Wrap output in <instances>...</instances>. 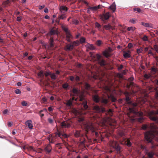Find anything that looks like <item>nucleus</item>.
Listing matches in <instances>:
<instances>
[{"label":"nucleus","instance_id":"obj_16","mask_svg":"<svg viewBox=\"0 0 158 158\" xmlns=\"http://www.w3.org/2000/svg\"><path fill=\"white\" fill-rule=\"evenodd\" d=\"M57 31L53 28H52L50 31V32L48 34V35H52L55 34H57Z\"/></svg>","mask_w":158,"mask_h":158},{"label":"nucleus","instance_id":"obj_59","mask_svg":"<svg viewBox=\"0 0 158 158\" xmlns=\"http://www.w3.org/2000/svg\"><path fill=\"white\" fill-rule=\"evenodd\" d=\"M151 76L150 74H145L144 75V77L146 79L150 78Z\"/></svg>","mask_w":158,"mask_h":158},{"label":"nucleus","instance_id":"obj_56","mask_svg":"<svg viewBox=\"0 0 158 158\" xmlns=\"http://www.w3.org/2000/svg\"><path fill=\"white\" fill-rule=\"evenodd\" d=\"M21 104L23 106H26L27 105V104L25 101H23L21 102Z\"/></svg>","mask_w":158,"mask_h":158},{"label":"nucleus","instance_id":"obj_42","mask_svg":"<svg viewBox=\"0 0 158 158\" xmlns=\"http://www.w3.org/2000/svg\"><path fill=\"white\" fill-rule=\"evenodd\" d=\"M80 43L83 44L85 42V39L84 37H81L80 40Z\"/></svg>","mask_w":158,"mask_h":158},{"label":"nucleus","instance_id":"obj_36","mask_svg":"<svg viewBox=\"0 0 158 158\" xmlns=\"http://www.w3.org/2000/svg\"><path fill=\"white\" fill-rule=\"evenodd\" d=\"M101 102L102 103L106 104L108 102V99L105 98L104 97H103L102 98Z\"/></svg>","mask_w":158,"mask_h":158},{"label":"nucleus","instance_id":"obj_51","mask_svg":"<svg viewBox=\"0 0 158 158\" xmlns=\"http://www.w3.org/2000/svg\"><path fill=\"white\" fill-rule=\"evenodd\" d=\"M62 87L63 88L66 89L69 87V85L67 83H65L63 85Z\"/></svg>","mask_w":158,"mask_h":158},{"label":"nucleus","instance_id":"obj_35","mask_svg":"<svg viewBox=\"0 0 158 158\" xmlns=\"http://www.w3.org/2000/svg\"><path fill=\"white\" fill-rule=\"evenodd\" d=\"M66 35V38H73V36L70 33V32H67L65 33Z\"/></svg>","mask_w":158,"mask_h":158},{"label":"nucleus","instance_id":"obj_12","mask_svg":"<svg viewBox=\"0 0 158 158\" xmlns=\"http://www.w3.org/2000/svg\"><path fill=\"white\" fill-rule=\"evenodd\" d=\"M70 124L67 122L64 121L61 123V126L62 127L69 128L70 127Z\"/></svg>","mask_w":158,"mask_h":158},{"label":"nucleus","instance_id":"obj_40","mask_svg":"<svg viewBox=\"0 0 158 158\" xmlns=\"http://www.w3.org/2000/svg\"><path fill=\"white\" fill-rule=\"evenodd\" d=\"M145 27H152V24L149 23H145Z\"/></svg>","mask_w":158,"mask_h":158},{"label":"nucleus","instance_id":"obj_60","mask_svg":"<svg viewBox=\"0 0 158 158\" xmlns=\"http://www.w3.org/2000/svg\"><path fill=\"white\" fill-rule=\"evenodd\" d=\"M96 57L97 59V61L99 60H100L101 56L99 54H97L96 55Z\"/></svg>","mask_w":158,"mask_h":158},{"label":"nucleus","instance_id":"obj_30","mask_svg":"<svg viewBox=\"0 0 158 158\" xmlns=\"http://www.w3.org/2000/svg\"><path fill=\"white\" fill-rule=\"evenodd\" d=\"M50 76L51 79L53 80H55L57 77V76L54 73H51Z\"/></svg>","mask_w":158,"mask_h":158},{"label":"nucleus","instance_id":"obj_20","mask_svg":"<svg viewBox=\"0 0 158 158\" xmlns=\"http://www.w3.org/2000/svg\"><path fill=\"white\" fill-rule=\"evenodd\" d=\"M85 46L87 48H89L90 50H93L94 49V48L92 44H88Z\"/></svg>","mask_w":158,"mask_h":158},{"label":"nucleus","instance_id":"obj_8","mask_svg":"<svg viewBox=\"0 0 158 158\" xmlns=\"http://www.w3.org/2000/svg\"><path fill=\"white\" fill-rule=\"evenodd\" d=\"M124 94L126 96V102L129 104H131V102L130 101V94L127 92H125Z\"/></svg>","mask_w":158,"mask_h":158},{"label":"nucleus","instance_id":"obj_53","mask_svg":"<svg viewBox=\"0 0 158 158\" xmlns=\"http://www.w3.org/2000/svg\"><path fill=\"white\" fill-rule=\"evenodd\" d=\"M56 139V138H55V137H54V136H52L51 143H53L55 141V140Z\"/></svg>","mask_w":158,"mask_h":158},{"label":"nucleus","instance_id":"obj_41","mask_svg":"<svg viewBox=\"0 0 158 158\" xmlns=\"http://www.w3.org/2000/svg\"><path fill=\"white\" fill-rule=\"evenodd\" d=\"M133 10L135 11H136L138 13H143V12H142L141 11V9L139 8H133Z\"/></svg>","mask_w":158,"mask_h":158},{"label":"nucleus","instance_id":"obj_38","mask_svg":"<svg viewBox=\"0 0 158 158\" xmlns=\"http://www.w3.org/2000/svg\"><path fill=\"white\" fill-rule=\"evenodd\" d=\"M38 75L41 78H43L44 77V74L43 72L42 71H40L38 73Z\"/></svg>","mask_w":158,"mask_h":158},{"label":"nucleus","instance_id":"obj_19","mask_svg":"<svg viewBox=\"0 0 158 158\" xmlns=\"http://www.w3.org/2000/svg\"><path fill=\"white\" fill-rule=\"evenodd\" d=\"M103 54L104 56L106 57V58H108L109 57H110L111 56L110 54V53L109 52H108L107 51L105 50L104 51H103Z\"/></svg>","mask_w":158,"mask_h":158},{"label":"nucleus","instance_id":"obj_25","mask_svg":"<svg viewBox=\"0 0 158 158\" xmlns=\"http://www.w3.org/2000/svg\"><path fill=\"white\" fill-rule=\"evenodd\" d=\"M84 87L85 89L87 90H89L91 89V87L90 85L87 83H85Z\"/></svg>","mask_w":158,"mask_h":158},{"label":"nucleus","instance_id":"obj_34","mask_svg":"<svg viewBox=\"0 0 158 158\" xmlns=\"http://www.w3.org/2000/svg\"><path fill=\"white\" fill-rule=\"evenodd\" d=\"M51 147L50 145H48L45 148V149L48 152H50L51 150Z\"/></svg>","mask_w":158,"mask_h":158},{"label":"nucleus","instance_id":"obj_31","mask_svg":"<svg viewBox=\"0 0 158 158\" xmlns=\"http://www.w3.org/2000/svg\"><path fill=\"white\" fill-rule=\"evenodd\" d=\"M49 44L51 47L53 46L54 40L52 38H51L49 40Z\"/></svg>","mask_w":158,"mask_h":158},{"label":"nucleus","instance_id":"obj_11","mask_svg":"<svg viewBox=\"0 0 158 158\" xmlns=\"http://www.w3.org/2000/svg\"><path fill=\"white\" fill-rule=\"evenodd\" d=\"M94 109L98 112H104L105 111L104 108H100L98 106H95L94 107Z\"/></svg>","mask_w":158,"mask_h":158},{"label":"nucleus","instance_id":"obj_37","mask_svg":"<svg viewBox=\"0 0 158 158\" xmlns=\"http://www.w3.org/2000/svg\"><path fill=\"white\" fill-rule=\"evenodd\" d=\"M147 154L148 156V157L149 158H152L153 157V156L154 155V153L152 152H148Z\"/></svg>","mask_w":158,"mask_h":158},{"label":"nucleus","instance_id":"obj_3","mask_svg":"<svg viewBox=\"0 0 158 158\" xmlns=\"http://www.w3.org/2000/svg\"><path fill=\"white\" fill-rule=\"evenodd\" d=\"M84 128L87 131V133H88L89 131H91L92 133L95 132V129L92 123L90 122L88 123L85 124Z\"/></svg>","mask_w":158,"mask_h":158},{"label":"nucleus","instance_id":"obj_63","mask_svg":"<svg viewBox=\"0 0 158 158\" xmlns=\"http://www.w3.org/2000/svg\"><path fill=\"white\" fill-rule=\"evenodd\" d=\"M102 41L100 40H98L97 42V44L98 46H100L102 44Z\"/></svg>","mask_w":158,"mask_h":158},{"label":"nucleus","instance_id":"obj_13","mask_svg":"<svg viewBox=\"0 0 158 158\" xmlns=\"http://www.w3.org/2000/svg\"><path fill=\"white\" fill-rule=\"evenodd\" d=\"M64 136L65 137H67V136L66 134H63L60 133H55V135H54V137L56 138H57L58 137H61V136Z\"/></svg>","mask_w":158,"mask_h":158},{"label":"nucleus","instance_id":"obj_7","mask_svg":"<svg viewBox=\"0 0 158 158\" xmlns=\"http://www.w3.org/2000/svg\"><path fill=\"white\" fill-rule=\"evenodd\" d=\"M25 124L30 129H33V125L32 121L31 120H27L25 123Z\"/></svg>","mask_w":158,"mask_h":158},{"label":"nucleus","instance_id":"obj_6","mask_svg":"<svg viewBox=\"0 0 158 158\" xmlns=\"http://www.w3.org/2000/svg\"><path fill=\"white\" fill-rule=\"evenodd\" d=\"M129 111L131 113H134L135 115L139 116H141L143 114V113L142 112H139L136 108H129Z\"/></svg>","mask_w":158,"mask_h":158},{"label":"nucleus","instance_id":"obj_46","mask_svg":"<svg viewBox=\"0 0 158 158\" xmlns=\"http://www.w3.org/2000/svg\"><path fill=\"white\" fill-rule=\"evenodd\" d=\"M73 92L75 94H77L78 93V91L77 89L74 88L73 89Z\"/></svg>","mask_w":158,"mask_h":158},{"label":"nucleus","instance_id":"obj_29","mask_svg":"<svg viewBox=\"0 0 158 158\" xmlns=\"http://www.w3.org/2000/svg\"><path fill=\"white\" fill-rule=\"evenodd\" d=\"M103 27L106 30H110V29H112V27H111V25L109 24L105 25L103 26Z\"/></svg>","mask_w":158,"mask_h":158},{"label":"nucleus","instance_id":"obj_44","mask_svg":"<svg viewBox=\"0 0 158 158\" xmlns=\"http://www.w3.org/2000/svg\"><path fill=\"white\" fill-rule=\"evenodd\" d=\"M66 105L68 106H71L72 105V102L70 100L68 101L66 103Z\"/></svg>","mask_w":158,"mask_h":158},{"label":"nucleus","instance_id":"obj_24","mask_svg":"<svg viewBox=\"0 0 158 158\" xmlns=\"http://www.w3.org/2000/svg\"><path fill=\"white\" fill-rule=\"evenodd\" d=\"M58 18L59 20L64 19L66 18V16L65 15V14H61L60 15H59Z\"/></svg>","mask_w":158,"mask_h":158},{"label":"nucleus","instance_id":"obj_61","mask_svg":"<svg viewBox=\"0 0 158 158\" xmlns=\"http://www.w3.org/2000/svg\"><path fill=\"white\" fill-rule=\"evenodd\" d=\"M89 54L90 56L92 58H95L96 57L94 55V52H89Z\"/></svg>","mask_w":158,"mask_h":158},{"label":"nucleus","instance_id":"obj_32","mask_svg":"<svg viewBox=\"0 0 158 158\" xmlns=\"http://www.w3.org/2000/svg\"><path fill=\"white\" fill-rule=\"evenodd\" d=\"M95 27L98 28L99 31H101V25L97 22H95Z\"/></svg>","mask_w":158,"mask_h":158},{"label":"nucleus","instance_id":"obj_21","mask_svg":"<svg viewBox=\"0 0 158 158\" xmlns=\"http://www.w3.org/2000/svg\"><path fill=\"white\" fill-rule=\"evenodd\" d=\"M80 131H77L74 133V135L76 137H78L83 136V135L81 134Z\"/></svg>","mask_w":158,"mask_h":158},{"label":"nucleus","instance_id":"obj_55","mask_svg":"<svg viewBox=\"0 0 158 158\" xmlns=\"http://www.w3.org/2000/svg\"><path fill=\"white\" fill-rule=\"evenodd\" d=\"M155 50L158 53V46L157 45H155L154 46Z\"/></svg>","mask_w":158,"mask_h":158},{"label":"nucleus","instance_id":"obj_62","mask_svg":"<svg viewBox=\"0 0 158 158\" xmlns=\"http://www.w3.org/2000/svg\"><path fill=\"white\" fill-rule=\"evenodd\" d=\"M15 92L17 94H20L21 93V91L19 89H16L15 90Z\"/></svg>","mask_w":158,"mask_h":158},{"label":"nucleus","instance_id":"obj_23","mask_svg":"<svg viewBox=\"0 0 158 158\" xmlns=\"http://www.w3.org/2000/svg\"><path fill=\"white\" fill-rule=\"evenodd\" d=\"M99 64L101 66H104L106 64V62L105 60L103 59L100 60L98 61Z\"/></svg>","mask_w":158,"mask_h":158},{"label":"nucleus","instance_id":"obj_54","mask_svg":"<svg viewBox=\"0 0 158 158\" xmlns=\"http://www.w3.org/2000/svg\"><path fill=\"white\" fill-rule=\"evenodd\" d=\"M47 101V99L44 97H43L42 99V103H44L46 102Z\"/></svg>","mask_w":158,"mask_h":158},{"label":"nucleus","instance_id":"obj_52","mask_svg":"<svg viewBox=\"0 0 158 158\" xmlns=\"http://www.w3.org/2000/svg\"><path fill=\"white\" fill-rule=\"evenodd\" d=\"M135 28L134 27H129L127 28V30L128 31H134V29Z\"/></svg>","mask_w":158,"mask_h":158},{"label":"nucleus","instance_id":"obj_64","mask_svg":"<svg viewBox=\"0 0 158 158\" xmlns=\"http://www.w3.org/2000/svg\"><path fill=\"white\" fill-rule=\"evenodd\" d=\"M22 19V16L18 17L17 18L16 20L18 22H20L21 21Z\"/></svg>","mask_w":158,"mask_h":158},{"label":"nucleus","instance_id":"obj_27","mask_svg":"<svg viewBox=\"0 0 158 158\" xmlns=\"http://www.w3.org/2000/svg\"><path fill=\"white\" fill-rule=\"evenodd\" d=\"M72 112L76 115H79L80 114V111L78 110L75 108L73 109Z\"/></svg>","mask_w":158,"mask_h":158},{"label":"nucleus","instance_id":"obj_26","mask_svg":"<svg viewBox=\"0 0 158 158\" xmlns=\"http://www.w3.org/2000/svg\"><path fill=\"white\" fill-rule=\"evenodd\" d=\"M10 0H7L6 1H4L2 3V5L4 8H6L7 7V5L10 3Z\"/></svg>","mask_w":158,"mask_h":158},{"label":"nucleus","instance_id":"obj_22","mask_svg":"<svg viewBox=\"0 0 158 158\" xmlns=\"http://www.w3.org/2000/svg\"><path fill=\"white\" fill-rule=\"evenodd\" d=\"M107 96L108 98L111 99L112 102H115L116 101V98L112 95H111L110 96L107 95Z\"/></svg>","mask_w":158,"mask_h":158},{"label":"nucleus","instance_id":"obj_39","mask_svg":"<svg viewBox=\"0 0 158 158\" xmlns=\"http://www.w3.org/2000/svg\"><path fill=\"white\" fill-rule=\"evenodd\" d=\"M118 134L121 136H123L125 135V133L123 130H120L118 132Z\"/></svg>","mask_w":158,"mask_h":158},{"label":"nucleus","instance_id":"obj_1","mask_svg":"<svg viewBox=\"0 0 158 158\" xmlns=\"http://www.w3.org/2000/svg\"><path fill=\"white\" fill-rule=\"evenodd\" d=\"M149 128L151 131L145 133V139L148 143H151L152 139L158 134V128L154 123H151L149 126L147 125H143L142 129L145 130Z\"/></svg>","mask_w":158,"mask_h":158},{"label":"nucleus","instance_id":"obj_28","mask_svg":"<svg viewBox=\"0 0 158 158\" xmlns=\"http://www.w3.org/2000/svg\"><path fill=\"white\" fill-rule=\"evenodd\" d=\"M71 44L74 47L77 46L79 45L80 44V42L78 40H76L75 41L72 42Z\"/></svg>","mask_w":158,"mask_h":158},{"label":"nucleus","instance_id":"obj_45","mask_svg":"<svg viewBox=\"0 0 158 158\" xmlns=\"http://www.w3.org/2000/svg\"><path fill=\"white\" fill-rule=\"evenodd\" d=\"M114 148H115L117 151H120L121 149L119 145H117V146H116L115 147H114Z\"/></svg>","mask_w":158,"mask_h":158},{"label":"nucleus","instance_id":"obj_49","mask_svg":"<svg viewBox=\"0 0 158 158\" xmlns=\"http://www.w3.org/2000/svg\"><path fill=\"white\" fill-rule=\"evenodd\" d=\"M62 29L65 32V33H67V32H69L68 30V28L67 27H62Z\"/></svg>","mask_w":158,"mask_h":158},{"label":"nucleus","instance_id":"obj_10","mask_svg":"<svg viewBox=\"0 0 158 158\" xmlns=\"http://www.w3.org/2000/svg\"><path fill=\"white\" fill-rule=\"evenodd\" d=\"M73 48V46L72 44H68L64 48L66 51H70Z\"/></svg>","mask_w":158,"mask_h":158},{"label":"nucleus","instance_id":"obj_9","mask_svg":"<svg viewBox=\"0 0 158 158\" xmlns=\"http://www.w3.org/2000/svg\"><path fill=\"white\" fill-rule=\"evenodd\" d=\"M67 10V7L65 6H61L59 8V10L61 14H65Z\"/></svg>","mask_w":158,"mask_h":158},{"label":"nucleus","instance_id":"obj_4","mask_svg":"<svg viewBox=\"0 0 158 158\" xmlns=\"http://www.w3.org/2000/svg\"><path fill=\"white\" fill-rule=\"evenodd\" d=\"M79 101H82V104L83 105V107L85 110L88 108V106L87 105V102L86 99L85 98L83 94L81 95L79 97Z\"/></svg>","mask_w":158,"mask_h":158},{"label":"nucleus","instance_id":"obj_14","mask_svg":"<svg viewBox=\"0 0 158 158\" xmlns=\"http://www.w3.org/2000/svg\"><path fill=\"white\" fill-rule=\"evenodd\" d=\"M117 144V142L114 140H110L109 142V145L113 148L115 147Z\"/></svg>","mask_w":158,"mask_h":158},{"label":"nucleus","instance_id":"obj_2","mask_svg":"<svg viewBox=\"0 0 158 158\" xmlns=\"http://www.w3.org/2000/svg\"><path fill=\"white\" fill-rule=\"evenodd\" d=\"M157 114H158V110L156 111L152 110L148 113L150 119L152 120L156 121V123L158 124V118L154 116Z\"/></svg>","mask_w":158,"mask_h":158},{"label":"nucleus","instance_id":"obj_58","mask_svg":"<svg viewBox=\"0 0 158 158\" xmlns=\"http://www.w3.org/2000/svg\"><path fill=\"white\" fill-rule=\"evenodd\" d=\"M51 74V72H50V71H47L45 73H44V75H45V76L46 77H47L48 76V75H50V74Z\"/></svg>","mask_w":158,"mask_h":158},{"label":"nucleus","instance_id":"obj_47","mask_svg":"<svg viewBox=\"0 0 158 158\" xmlns=\"http://www.w3.org/2000/svg\"><path fill=\"white\" fill-rule=\"evenodd\" d=\"M126 144L129 147H130L131 145V143L128 140H127L126 142Z\"/></svg>","mask_w":158,"mask_h":158},{"label":"nucleus","instance_id":"obj_57","mask_svg":"<svg viewBox=\"0 0 158 158\" xmlns=\"http://www.w3.org/2000/svg\"><path fill=\"white\" fill-rule=\"evenodd\" d=\"M26 149H27L28 151H31L33 149V148L31 146H29L27 147Z\"/></svg>","mask_w":158,"mask_h":158},{"label":"nucleus","instance_id":"obj_48","mask_svg":"<svg viewBox=\"0 0 158 158\" xmlns=\"http://www.w3.org/2000/svg\"><path fill=\"white\" fill-rule=\"evenodd\" d=\"M143 51V48H140L137 49L136 51H137V52L138 54H139V53H141Z\"/></svg>","mask_w":158,"mask_h":158},{"label":"nucleus","instance_id":"obj_15","mask_svg":"<svg viewBox=\"0 0 158 158\" xmlns=\"http://www.w3.org/2000/svg\"><path fill=\"white\" fill-rule=\"evenodd\" d=\"M93 100L96 103L98 102L100 100V99L97 95H95L93 96Z\"/></svg>","mask_w":158,"mask_h":158},{"label":"nucleus","instance_id":"obj_43","mask_svg":"<svg viewBox=\"0 0 158 158\" xmlns=\"http://www.w3.org/2000/svg\"><path fill=\"white\" fill-rule=\"evenodd\" d=\"M134 78L133 77H131L128 79V81L130 82V85H133V83L132 82V81L134 80Z\"/></svg>","mask_w":158,"mask_h":158},{"label":"nucleus","instance_id":"obj_18","mask_svg":"<svg viewBox=\"0 0 158 158\" xmlns=\"http://www.w3.org/2000/svg\"><path fill=\"white\" fill-rule=\"evenodd\" d=\"M109 8L112 10L113 12H114L116 9V5L115 3L112 4L109 7Z\"/></svg>","mask_w":158,"mask_h":158},{"label":"nucleus","instance_id":"obj_5","mask_svg":"<svg viewBox=\"0 0 158 158\" xmlns=\"http://www.w3.org/2000/svg\"><path fill=\"white\" fill-rule=\"evenodd\" d=\"M110 16V13L109 12L104 13L102 14L99 15L100 19L102 21H104L108 19Z\"/></svg>","mask_w":158,"mask_h":158},{"label":"nucleus","instance_id":"obj_50","mask_svg":"<svg viewBox=\"0 0 158 158\" xmlns=\"http://www.w3.org/2000/svg\"><path fill=\"white\" fill-rule=\"evenodd\" d=\"M136 19L135 18H133L129 21L130 22L133 24L135 23H136Z\"/></svg>","mask_w":158,"mask_h":158},{"label":"nucleus","instance_id":"obj_17","mask_svg":"<svg viewBox=\"0 0 158 158\" xmlns=\"http://www.w3.org/2000/svg\"><path fill=\"white\" fill-rule=\"evenodd\" d=\"M123 54V56L125 58H127L131 57V56L129 52H130L129 51H128V52L124 51Z\"/></svg>","mask_w":158,"mask_h":158},{"label":"nucleus","instance_id":"obj_33","mask_svg":"<svg viewBox=\"0 0 158 158\" xmlns=\"http://www.w3.org/2000/svg\"><path fill=\"white\" fill-rule=\"evenodd\" d=\"M89 8H90L91 10H92L93 11H95L97 10L99 8V6H95L93 7L89 6Z\"/></svg>","mask_w":158,"mask_h":158}]
</instances>
